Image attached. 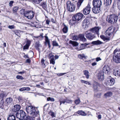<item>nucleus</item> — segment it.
<instances>
[{
    "label": "nucleus",
    "instance_id": "nucleus-48",
    "mask_svg": "<svg viewBox=\"0 0 120 120\" xmlns=\"http://www.w3.org/2000/svg\"><path fill=\"white\" fill-rule=\"evenodd\" d=\"M105 37V38L104 41H109L110 40V38L111 37Z\"/></svg>",
    "mask_w": 120,
    "mask_h": 120
},
{
    "label": "nucleus",
    "instance_id": "nucleus-18",
    "mask_svg": "<svg viewBox=\"0 0 120 120\" xmlns=\"http://www.w3.org/2000/svg\"><path fill=\"white\" fill-rule=\"evenodd\" d=\"M114 79L112 78L108 80L107 82L108 84L110 86L113 85L114 83Z\"/></svg>",
    "mask_w": 120,
    "mask_h": 120
},
{
    "label": "nucleus",
    "instance_id": "nucleus-50",
    "mask_svg": "<svg viewBox=\"0 0 120 120\" xmlns=\"http://www.w3.org/2000/svg\"><path fill=\"white\" fill-rule=\"evenodd\" d=\"M18 99L19 102H22V101L23 99L21 97L19 96L18 97Z\"/></svg>",
    "mask_w": 120,
    "mask_h": 120
},
{
    "label": "nucleus",
    "instance_id": "nucleus-53",
    "mask_svg": "<svg viewBox=\"0 0 120 120\" xmlns=\"http://www.w3.org/2000/svg\"><path fill=\"white\" fill-rule=\"evenodd\" d=\"M29 46H28V45L26 44L24 46L23 49H28Z\"/></svg>",
    "mask_w": 120,
    "mask_h": 120
},
{
    "label": "nucleus",
    "instance_id": "nucleus-5",
    "mask_svg": "<svg viewBox=\"0 0 120 120\" xmlns=\"http://www.w3.org/2000/svg\"><path fill=\"white\" fill-rule=\"evenodd\" d=\"M66 5L67 10L70 12L73 11L75 10V8L73 3L69 1H67Z\"/></svg>",
    "mask_w": 120,
    "mask_h": 120
},
{
    "label": "nucleus",
    "instance_id": "nucleus-35",
    "mask_svg": "<svg viewBox=\"0 0 120 120\" xmlns=\"http://www.w3.org/2000/svg\"><path fill=\"white\" fill-rule=\"evenodd\" d=\"M93 6H98V0H93Z\"/></svg>",
    "mask_w": 120,
    "mask_h": 120
},
{
    "label": "nucleus",
    "instance_id": "nucleus-33",
    "mask_svg": "<svg viewBox=\"0 0 120 120\" xmlns=\"http://www.w3.org/2000/svg\"><path fill=\"white\" fill-rule=\"evenodd\" d=\"M19 9V7L17 6L14 7L13 9V11L14 13H16Z\"/></svg>",
    "mask_w": 120,
    "mask_h": 120
},
{
    "label": "nucleus",
    "instance_id": "nucleus-6",
    "mask_svg": "<svg viewBox=\"0 0 120 120\" xmlns=\"http://www.w3.org/2000/svg\"><path fill=\"white\" fill-rule=\"evenodd\" d=\"M83 15L82 13H78L75 14L73 16V19L75 20L78 23L83 17Z\"/></svg>",
    "mask_w": 120,
    "mask_h": 120
},
{
    "label": "nucleus",
    "instance_id": "nucleus-24",
    "mask_svg": "<svg viewBox=\"0 0 120 120\" xmlns=\"http://www.w3.org/2000/svg\"><path fill=\"white\" fill-rule=\"evenodd\" d=\"M50 64H55V61L54 56L52 55L50 56Z\"/></svg>",
    "mask_w": 120,
    "mask_h": 120
},
{
    "label": "nucleus",
    "instance_id": "nucleus-13",
    "mask_svg": "<svg viewBox=\"0 0 120 120\" xmlns=\"http://www.w3.org/2000/svg\"><path fill=\"white\" fill-rule=\"evenodd\" d=\"M85 34L86 37L89 39L91 40L94 38V36L92 35L91 33L88 32V31H86Z\"/></svg>",
    "mask_w": 120,
    "mask_h": 120
},
{
    "label": "nucleus",
    "instance_id": "nucleus-37",
    "mask_svg": "<svg viewBox=\"0 0 120 120\" xmlns=\"http://www.w3.org/2000/svg\"><path fill=\"white\" fill-rule=\"evenodd\" d=\"M85 56L84 54H79L78 56V57L80 59H82L83 58H85Z\"/></svg>",
    "mask_w": 120,
    "mask_h": 120
},
{
    "label": "nucleus",
    "instance_id": "nucleus-26",
    "mask_svg": "<svg viewBox=\"0 0 120 120\" xmlns=\"http://www.w3.org/2000/svg\"><path fill=\"white\" fill-rule=\"evenodd\" d=\"M84 0H79L77 3V9H79V7L81 5Z\"/></svg>",
    "mask_w": 120,
    "mask_h": 120
},
{
    "label": "nucleus",
    "instance_id": "nucleus-19",
    "mask_svg": "<svg viewBox=\"0 0 120 120\" xmlns=\"http://www.w3.org/2000/svg\"><path fill=\"white\" fill-rule=\"evenodd\" d=\"M112 95V93L111 92L109 91L105 93L104 95V96L105 98H107L108 97L111 96Z\"/></svg>",
    "mask_w": 120,
    "mask_h": 120
},
{
    "label": "nucleus",
    "instance_id": "nucleus-28",
    "mask_svg": "<svg viewBox=\"0 0 120 120\" xmlns=\"http://www.w3.org/2000/svg\"><path fill=\"white\" fill-rule=\"evenodd\" d=\"M8 120H15V116L13 115H10L8 117Z\"/></svg>",
    "mask_w": 120,
    "mask_h": 120
},
{
    "label": "nucleus",
    "instance_id": "nucleus-42",
    "mask_svg": "<svg viewBox=\"0 0 120 120\" xmlns=\"http://www.w3.org/2000/svg\"><path fill=\"white\" fill-rule=\"evenodd\" d=\"M40 5L41 6H42L43 7V8H45L46 4L44 2H42L41 4Z\"/></svg>",
    "mask_w": 120,
    "mask_h": 120
},
{
    "label": "nucleus",
    "instance_id": "nucleus-57",
    "mask_svg": "<svg viewBox=\"0 0 120 120\" xmlns=\"http://www.w3.org/2000/svg\"><path fill=\"white\" fill-rule=\"evenodd\" d=\"M116 52L117 53H119V52H118V50L117 49H115L113 53L114 55H115V54H116Z\"/></svg>",
    "mask_w": 120,
    "mask_h": 120
},
{
    "label": "nucleus",
    "instance_id": "nucleus-51",
    "mask_svg": "<svg viewBox=\"0 0 120 120\" xmlns=\"http://www.w3.org/2000/svg\"><path fill=\"white\" fill-rule=\"evenodd\" d=\"M45 40L46 42V43H48L49 42V40L48 39V37L47 36H45Z\"/></svg>",
    "mask_w": 120,
    "mask_h": 120
},
{
    "label": "nucleus",
    "instance_id": "nucleus-32",
    "mask_svg": "<svg viewBox=\"0 0 120 120\" xmlns=\"http://www.w3.org/2000/svg\"><path fill=\"white\" fill-rule=\"evenodd\" d=\"M112 1V0H104V2L106 6H108L111 4Z\"/></svg>",
    "mask_w": 120,
    "mask_h": 120
},
{
    "label": "nucleus",
    "instance_id": "nucleus-44",
    "mask_svg": "<svg viewBox=\"0 0 120 120\" xmlns=\"http://www.w3.org/2000/svg\"><path fill=\"white\" fill-rule=\"evenodd\" d=\"M47 100L48 101H55V100L53 98L50 97L47 98Z\"/></svg>",
    "mask_w": 120,
    "mask_h": 120
},
{
    "label": "nucleus",
    "instance_id": "nucleus-36",
    "mask_svg": "<svg viewBox=\"0 0 120 120\" xmlns=\"http://www.w3.org/2000/svg\"><path fill=\"white\" fill-rule=\"evenodd\" d=\"M49 114L52 117H56V114L54 112H52L50 111L49 113Z\"/></svg>",
    "mask_w": 120,
    "mask_h": 120
},
{
    "label": "nucleus",
    "instance_id": "nucleus-59",
    "mask_svg": "<svg viewBox=\"0 0 120 120\" xmlns=\"http://www.w3.org/2000/svg\"><path fill=\"white\" fill-rule=\"evenodd\" d=\"M25 90L27 91H29L30 90V88L29 87H25Z\"/></svg>",
    "mask_w": 120,
    "mask_h": 120
},
{
    "label": "nucleus",
    "instance_id": "nucleus-14",
    "mask_svg": "<svg viewBox=\"0 0 120 120\" xmlns=\"http://www.w3.org/2000/svg\"><path fill=\"white\" fill-rule=\"evenodd\" d=\"M21 108L20 106L19 105H14L12 109V111L15 112L18 111Z\"/></svg>",
    "mask_w": 120,
    "mask_h": 120
},
{
    "label": "nucleus",
    "instance_id": "nucleus-8",
    "mask_svg": "<svg viewBox=\"0 0 120 120\" xmlns=\"http://www.w3.org/2000/svg\"><path fill=\"white\" fill-rule=\"evenodd\" d=\"M113 61L116 63H120V53H117L113 56Z\"/></svg>",
    "mask_w": 120,
    "mask_h": 120
},
{
    "label": "nucleus",
    "instance_id": "nucleus-61",
    "mask_svg": "<svg viewBox=\"0 0 120 120\" xmlns=\"http://www.w3.org/2000/svg\"><path fill=\"white\" fill-rule=\"evenodd\" d=\"M100 37L102 39L104 40L105 38V36L104 35H101L100 36Z\"/></svg>",
    "mask_w": 120,
    "mask_h": 120
},
{
    "label": "nucleus",
    "instance_id": "nucleus-30",
    "mask_svg": "<svg viewBox=\"0 0 120 120\" xmlns=\"http://www.w3.org/2000/svg\"><path fill=\"white\" fill-rule=\"evenodd\" d=\"M83 73L86 76L87 79H88L89 78V72L88 71L86 70L84 71H83Z\"/></svg>",
    "mask_w": 120,
    "mask_h": 120
},
{
    "label": "nucleus",
    "instance_id": "nucleus-63",
    "mask_svg": "<svg viewBox=\"0 0 120 120\" xmlns=\"http://www.w3.org/2000/svg\"><path fill=\"white\" fill-rule=\"evenodd\" d=\"M89 44H86V43H84V44H81V45L82 46H86L87 45H88Z\"/></svg>",
    "mask_w": 120,
    "mask_h": 120
},
{
    "label": "nucleus",
    "instance_id": "nucleus-64",
    "mask_svg": "<svg viewBox=\"0 0 120 120\" xmlns=\"http://www.w3.org/2000/svg\"><path fill=\"white\" fill-rule=\"evenodd\" d=\"M15 34L18 36L20 37V34L19 33V32H15Z\"/></svg>",
    "mask_w": 120,
    "mask_h": 120
},
{
    "label": "nucleus",
    "instance_id": "nucleus-23",
    "mask_svg": "<svg viewBox=\"0 0 120 120\" xmlns=\"http://www.w3.org/2000/svg\"><path fill=\"white\" fill-rule=\"evenodd\" d=\"M97 85V82L95 81H94L93 85V88L94 89V91H97V89L98 88Z\"/></svg>",
    "mask_w": 120,
    "mask_h": 120
},
{
    "label": "nucleus",
    "instance_id": "nucleus-29",
    "mask_svg": "<svg viewBox=\"0 0 120 120\" xmlns=\"http://www.w3.org/2000/svg\"><path fill=\"white\" fill-rule=\"evenodd\" d=\"M77 113L82 116H85L86 115V113L85 112L82 110H79L78 111Z\"/></svg>",
    "mask_w": 120,
    "mask_h": 120
},
{
    "label": "nucleus",
    "instance_id": "nucleus-45",
    "mask_svg": "<svg viewBox=\"0 0 120 120\" xmlns=\"http://www.w3.org/2000/svg\"><path fill=\"white\" fill-rule=\"evenodd\" d=\"M80 102V100L79 99L75 100V103L76 105L79 104Z\"/></svg>",
    "mask_w": 120,
    "mask_h": 120
},
{
    "label": "nucleus",
    "instance_id": "nucleus-27",
    "mask_svg": "<svg viewBox=\"0 0 120 120\" xmlns=\"http://www.w3.org/2000/svg\"><path fill=\"white\" fill-rule=\"evenodd\" d=\"M69 43L72 44L74 46H76L78 45V43L77 42L73 41L71 40H70L69 41Z\"/></svg>",
    "mask_w": 120,
    "mask_h": 120
},
{
    "label": "nucleus",
    "instance_id": "nucleus-11",
    "mask_svg": "<svg viewBox=\"0 0 120 120\" xmlns=\"http://www.w3.org/2000/svg\"><path fill=\"white\" fill-rule=\"evenodd\" d=\"M90 22V21L88 19H85L82 21V25L84 28H87Z\"/></svg>",
    "mask_w": 120,
    "mask_h": 120
},
{
    "label": "nucleus",
    "instance_id": "nucleus-21",
    "mask_svg": "<svg viewBox=\"0 0 120 120\" xmlns=\"http://www.w3.org/2000/svg\"><path fill=\"white\" fill-rule=\"evenodd\" d=\"M68 30V27L64 24V27L62 29L63 32L64 33H67Z\"/></svg>",
    "mask_w": 120,
    "mask_h": 120
},
{
    "label": "nucleus",
    "instance_id": "nucleus-39",
    "mask_svg": "<svg viewBox=\"0 0 120 120\" xmlns=\"http://www.w3.org/2000/svg\"><path fill=\"white\" fill-rule=\"evenodd\" d=\"M45 61V60L44 59H42L41 60V63L42 65L44 68L46 66L45 64L44 63Z\"/></svg>",
    "mask_w": 120,
    "mask_h": 120
},
{
    "label": "nucleus",
    "instance_id": "nucleus-55",
    "mask_svg": "<svg viewBox=\"0 0 120 120\" xmlns=\"http://www.w3.org/2000/svg\"><path fill=\"white\" fill-rule=\"evenodd\" d=\"M19 90L20 91H25V87H23L22 88L19 89Z\"/></svg>",
    "mask_w": 120,
    "mask_h": 120
},
{
    "label": "nucleus",
    "instance_id": "nucleus-3",
    "mask_svg": "<svg viewBox=\"0 0 120 120\" xmlns=\"http://www.w3.org/2000/svg\"><path fill=\"white\" fill-rule=\"evenodd\" d=\"M118 18V16L116 15H112L107 17V20L109 23H114L117 22Z\"/></svg>",
    "mask_w": 120,
    "mask_h": 120
},
{
    "label": "nucleus",
    "instance_id": "nucleus-54",
    "mask_svg": "<svg viewBox=\"0 0 120 120\" xmlns=\"http://www.w3.org/2000/svg\"><path fill=\"white\" fill-rule=\"evenodd\" d=\"M92 43L94 45H98V41H92Z\"/></svg>",
    "mask_w": 120,
    "mask_h": 120
},
{
    "label": "nucleus",
    "instance_id": "nucleus-34",
    "mask_svg": "<svg viewBox=\"0 0 120 120\" xmlns=\"http://www.w3.org/2000/svg\"><path fill=\"white\" fill-rule=\"evenodd\" d=\"M81 82L82 83H83L86 84H88L89 85H91V84L90 82V81H87L84 80H81Z\"/></svg>",
    "mask_w": 120,
    "mask_h": 120
},
{
    "label": "nucleus",
    "instance_id": "nucleus-47",
    "mask_svg": "<svg viewBox=\"0 0 120 120\" xmlns=\"http://www.w3.org/2000/svg\"><path fill=\"white\" fill-rule=\"evenodd\" d=\"M35 23H36V22H31V23L30 24V25L32 27H36Z\"/></svg>",
    "mask_w": 120,
    "mask_h": 120
},
{
    "label": "nucleus",
    "instance_id": "nucleus-40",
    "mask_svg": "<svg viewBox=\"0 0 120 120\" xmlns=\"http://www.w3.org/2000/svg\"><path fill=\"white\" fill-rule=\"evenodd\" d=\"M16 78L18 79L22 80L24 79V78L22 76L19 75H17L16 76Z\"/></svg>",
    "mask_w": 120,
    "mask_h": 120
},
{
    "label": "nucleus",
    "instance_id": "nucleus-16",
    "mask_svg": "<svg viewBox=\"0 0 120 120\" xmlns=\"http://www.w3.org/2000/svg\"><path fill=\"white\" fill-rule=\"evenodd\" d=\"M12 99L11 98L9 97L7 98L5 102L6 105H7L11 104L12 103Z\"/></svg>",
    "mask_w": 120,
    "mask_h": 120
},
{
    "label": "nucleus",
    "instance_id": "nucleus-46",
    "mask_svg": "<svg viewBox=\"0 0 120 120\" xmlns=\"http://www.w3.org/2000/svg\"><path fill=\"white\" fill-rule=\"evenodd\" d=\"M8 27L9 28L11 29H14L15 28V27L14 25H9L8 26Z\"/></svg>",
    "mask_w": 120,
    "mask_h": 120
},
{
    "label": "nucleus",
    "instance_id": "nucleus-62",
    "mask_svg": "<svg viewBox=\"0 0 120 120\" xmlns=\"http://www.w3.org/2000/svg\"><path fill=\"white\" fill-rule=\"evenodd\" d=\"M13 3V1H11L9 3V6H11L12 4Z\"/></svg>",
    "mask_w": 120,
    "mask_h": 120
},
{
    "label": "nucleus",
    "instance_id": "nucleus-10",
    "mask_svg": "<svg viewBox=\"0 0 120 120\" xmlns=\"http://www.w3.org/2000/svg\"><path fill=\"white\" fill-rule=\"evenodd\" d=\"M104 74L103 71H99L98 73V80L101 82V84L102 83V82L104 79Z\"/></svg>",
    "mask_w": 120,
    "mask_h": 120
},
{
    "label": "nucleus",
    "instance_id": "nucleus-43",
    "mask_svg": "<svg viewBox=\"0 0 120 120\" xmlns=\"http://www.w3.org/2000/svg\"><path fill=\"white\" fill-rule=\"evenodd\" d=\"M52 45L54 46H57L58 45V44L56 41H53Z\"/></svg>",
    "mask_w": 120,
    "mask_h": 120
},
{
    "label": "nucleus",
    "instance_id": "nucleus-41",
    "mask_svg": "<svg viewBox=\"0 0 120 120\" xmlns=\"http://www.w3.org/2000/svg\"><path fill=\"white\" fill-rule=\"evenodd\" d=\"M20 13L21 15H23L24 16V14L25 13V10L24 9H21L20 11Z\"/></svg>",
    "mask_w": 120,
    "mask_h": 120
},
{
    "label": "nucleus",
    "instance_id": "nucleus-60",
    "mask_svg": "<svg viewBox=\"0 0 120 120\" xmlns=\"http://www.w3.org/2000/svg\"><path fill=\"white\" fill-rule=\"evenodd\" d=\"M25 71H22L19 72H18V74H20L21 75H22L25 73Z\"/></svg>",
    "mask_w": 120,
    "mask_h": 120
},
{
    "label": "nucleus",
    "instance_id": "nucleus-9",
    "mask_svg": "<svg viewBox=\"0 0 120 120\" xmlns=\"http://www.w3.org/2000/svg\"><path fill=\"white\" fill-rule=\"evenodd\" d=\"M112 27H110L105 32V34L107 37H111L112 33Z\"/></svg>",
    "mask_w": 120,
    "mask_h": 120
},
{
    "label": "nucleus",
    "instance_id": "nucleus-17",
    "mask_svg": "<svg viewBox=\"0 0 120 120\" xmlns=\"http://www.w3.org/2000/svg\"><path fill=\"white\" fill-rule=\"evenodd\" d=\"M98 13L101 12L102 9L101 7V6L102 5V2L101 0H98Z\"/></svg>",
    "mask_w": 120,
    "mask_h": 120
},
{
    "label": "nucleus",
    "instance_id": "nucleus-22",
    "mask_svg": "<svg viewBox=\"0 0 120 120\" xmlns=\"http://www.w3.org/2000/svg\"><path fill=\"white\" fill-rule=\"evenodd\" d=\"M69 24L71 25H75V23H78L75 20H74L73 18H72V19L70 20L69 21Z\"/></svg>",
    "mask_w": 120,
    "mask_h": 120
},
{
    "label": "nucleus",
    "instance_id": "nucleus-56",
    "mask_svg": "<svg viewBox=\"0 0 120 120\" xmlns=\"http://www.w3.org/2000/svg\"><path fill=\"white\" fill-rule=\"evenodd\" d=\"M50 20L47 19L46 20V24L48 25H49V22H50Z\"/></svg>",
    "mask_w": 120,
    "mask_h": 120
},
{
    "label": "nucleus",
    "instance_id": "nucleus-49",
    "mask_svg": "<svg viewBox=\"0 0 120 120\" xmlns=\"http://www.w3.org/2000/svg\"><path fill=\"white\" fill-rule=\"evenodd\" d=\"M65 102L68 103H71L72 102V101L70 100L66 99L65 100Z\"/></svg>",
    "mask_w": 120,
    "mask_h": 120
},
{
    "label": "nucleus",
    "instance_id": "nucleus-52",
    "mask_svg": "<svg viewBox=\"0 0 120 120\" xmlns=\"http://www.w3.org/2000/svg\"><path fill=\"white\" fill-rule=\"evenodd\" d=\"M31 43V41H30L28 40L27 41L26 44V45H28V46H30Z\"/></svg>",
    "mask_w": 120,
    "mask_h": 120
},
{
    "label": "nucleus",
    "instance_id": "nucleus-12",
    "mask_svg": "<svg viewBox=\"0 0 120 120\" xmlns=\"http://www.w3.org/2000/svg\"><path fill=\"white\" fill-rule=\"evenodd\" d=\"M90 6L88 5L86 7L84 8L83 10V14L85 15H87L90 13Z\"/></svg>",
    "mask_w": 120,
    "mask_h": 120
},
{
    "label": "nucleus",
    "instance_id": "nucleus-31",
    "mask_svg": "<svg viewBox=\"0 0 120 120\" xmlns=\"http://www.w3.org/2000/svg\"><path fill=\"white\" fill-rule=\"evenodd\" d=\"M93 12L95 14L97 13L98 11V6H94L92 8Z\"/></svg>",
    "mask_w": 120,
    "mask_h": 120
},
{
    "label": "nucleus",
    "instance_id": "nucleus-2",
    "mask_svg": "<svg viewBox=\"0 0 120 120\" xmlns=\"http://www.w3.org/2000/svg\"><path fill=\"white\" fill-rule=\"evenodd\" d=\"M19 112H17L16 114L17 118L20 120H29L30 116H26L25 112L22 110H20Z\"/></svg>",
    "mask_w": 120,
    "mask_h": 120
},
{
    "label": "nucleus",
    "instance_id": "nucleus-7",
    "mask_svg": "<svg viewBox=\"0 0 120 120\" xmlns=\"http://www.w3.org/2000/svg\"><path fill=\"white\" fill-rule=\"evenodd\" d=\"M34 12L32 11H25L24 16L28 19H31L34 16Z\"/></svg>",
    "mask_w": 120,
    "mask_h": 120
},
{
    "label": "nucleus",
    "instance_id": "nucleus-20",
    "mask_svg": "<svg viewBox=\"0 0 120 120\" xmlns=\"http://www.w3.org/2000/svg\"><path fill=\"white\" fill-rule=\"evenodd\" d=\"M113 74L115 76H119L120 74V70H114L113 71Z\"/></svg>",
    "mask_w": 120,
    "mask_h": 120
},
{
    "label": "nucleus",
    "instance_id": "nucleus-58",
    "mask_svg": "<svg viewBox=\"0 0 120 120\" xmlns=\"http://www.w3.org/2000/svg\"><path fill=\"white\" fill-rule=\"evenodd\" d=\"M60 105H61V104L63 103L64 104V103L65 102V101H60Z\"/></svg>",
    "mask_w": 120,
    "mask_h": 120
},
{
    "label": "nucleus",
    "instance_id": "nucleus-15",
    "mask_svg": "<svg viewBox=\"0 0 120 120\" xmlns=\"http://www.w3.org/2000/svg\"><path fill=\"white\" fill-rule=\"evenodd\" d=\"M110 69V68L108 65H105L103 68V73L105 72V73H107L109 71Z\"/></svg>",
    "mask_w": 120,
    "mask_h": 120
},
{
    "label": "nucleus",
    "instance_id": "nucleus-1",
    "mask_svg": "<svg viewBox=\"0 0 120 120\" xmlns=\"http://www.w3.org/2000/svg\"><path fill=\"white\" fill-rule=\"evenodd\" d=\"M25 110L28 114H30V116L33 118L38 116L39 115V112L37 108L32 106H27Z\"/></svg>",
    "mask_w": 120,
    "mask_h": 120
},
{
    "label": "nucleus",
    "instance_id": "nucleus-25",
    "mask_svg": "<svg viewBox=\"0 0 120 120\" xmlns=\"http://www.w3.org/2000/svg\"><path fill=\"white\" fill-rule=\"evenodd\" d=\"M90 31L94 33L98 34V27H95L91 29Z\"/></svg>",
    "mask_w": 120,
    "mask_h": 120
},
{
    "label": "nucleus",
    "instance_id": "nucleus-4",
    "mask_svg": "<svg viewBox=\"0 0 120 120\" xmlns=\"http://www.w3.org/2000/svg\"><path fill=\"white\" fill-rule=\"evenodd\" d=\"M72 40H77L79 39L83 42H86V39L84 37V35L79 34L78 36L77 35L73 36L72 37Z\"/></svg>",
    "mask_w": 120,
    "mask_h": 120
},
{
    "label": "nucleus",
    "instance_id": "nucleus-38",
    "mask_svg": "<svg viewBox=\"0 0 120 120\" xmlns=\"http://www.w3.org/2000/svg\"><path fill=\"white\" fill-rule=\"evenodd\" d=\"M4 100H1L0 102V107L1 108L3 107V106L4 105Z\"/></svg>",
    "mask_w": 120,
    "mask_h": 120
}]
</instances>
